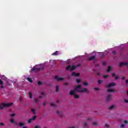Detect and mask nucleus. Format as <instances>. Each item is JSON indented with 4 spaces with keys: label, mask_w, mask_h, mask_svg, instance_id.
Listing matches in <instances>:
<instances>
[{
    "label": "nucleus",
    "mask_w": 128,
    "mask_h": 128,
    "mask_svg": "<svg viewBox=\"0 0 128 128\" xmlns=\"http://www.w3.org/2000/svg\"><path fill=\"white\" fill-rule=\"evenodd\" d=\"M96 66H98V65H96Z\"/></svg>",
    "instance_id": "bf43d9fd"
},
{
    "label": "nucleus",
    "mask_w": 128,
    "mask_h": 128,
    "mask_svg": "<svg viewBox=\"0 0 128 128\" xmlns=\"http://www.w3.org/2000/svg\"><path fill=\"white\" fill-rule=\"evenodd\" d=\"M28 80L30 82H33L32 80V78H28Z\"/></svg>",
    "instance_id": "6ab92c4d"
},
{
    "label": "nucleus",
    "mask_w": 128,
    "mask_h": 128,
    "mask_svg": "<svg viewBox=\"0 0 128 128\" xmlns=\"http://www.w3.org/2000/svg\"><path fill=\"white\" fill-rule=\"evenodd\" d=\"M59 90H60V88H58V86H56V92H58Z\"/></svg>",
    "instance_id": "f3484780"
},
{
    "label": "nucleus",
    "mask_w": 128,
    "mask_h": 128,
    "mask_svg": "<svg viewBox=\"0 0 128 128\" xmlns=\"http://www.w3.org/2000/svg\"><path fill=\"white\" fill-rule=\"evenodd\" d=\"M0 84H1V86H3L4 84V82H2V79H0Z\"/></svg>",
    "instance_id": "4be33fe9"
},
{
    "label": "nucleus",
    "mask_w": 128,
    "mask_h": 128,
    "mask_svg": "<svg viewBox=\"0 0 128 128\" xmlns=\"http://www.w3.org/2000/svg\"><path fill=\"white\" fill-rule=\"evenodd\" d=\"M112 54H114V56H116V51H114V52H112Z\"/></svg>",
    "instance_id": "f704fd0d"
},
{
    "label": "nucleus",
    "mask_w": 128,
    "mask_h": 128,
    "mask_svg": "<svg viewBox=\"0 0 128 128\" xmlns=\"http://www.w3.org/2000/svg\"><path fill=\"white\" fill-rule=\"evenodd\" d=\"M36 120V116H34L33 117V118H30V120H28V122L29 124H32V120H33V121H34V120Z\"/></svg>",
    "instance_id": "423d86ee"
},
{
    "label": "nucleus",
    "mask_w": 128,
    "mask_h": 128,
    "mask_svg": "<svg viewBox=\"0 0 128 128\" xmlns=\"http://www.w3.org/2000/svg\"><path fill=\"white\" fill-rule=\"evenodd\" d=\"M41 94H42V96H44V93H42Z\"/></svg>",
    "instance_id": "5fc2aeb1"
},
{
    "label": "nucleus",
    "mask_w": 128,
    "mask_h": 128,
    "mask_svg": "<svg viewBox=\"0 0 128 128\" xmlns=\"http://www.w3.org/2000/svg\"><path fill=\"white\" fill-rule=\"evenodd\" d=\"M72 76L78 77V76H80V74H76V72H73V73H72Z\"/></svg>",
    "instance_id": "1a4fd4ad"
},
{
    "label": "nucleus",
    "mask_w": 128,
    "mask_h": 128,
    "mask_svg": "<svg viewBox=\"0 0 128 128\" xmlns=\"http://www.w3.org/2000/svg\"><path fill=\"white\" fill-rule=\"evenodd\" d=\"M126 84H128V80H126Z\"/></svg>",
    "instance_id": "864d4df0"
},
{
    "label": "nucleus",
    "mask_w": 128,
    "mask_h": 128,
    "mask_svg": "<svg viewBox=\"0 0 128 128\" xmlns=\"http://www.w3.org/2000/svg\"><path fill=\"white\" fill-rule=\"evenodd\" d=\"M38 86H42V82H38Z\"/></svg>",
    "instance_id": "bb28decb"
},
{
    "label": "nucleus",
    "mask_w": 128,
    "mask_h": 128,
    "mask_svg": "<svg viewBox=\"0 0 128 128\" xmlns=\"http://www.w3.org/2000/svg\"><path fill=\"white\" fill-rule=\"evenodd\" d=\"M29 96L30 100L32 98V92H29Z\"/></svg>",
    "instance_id": "2eb2a0df"
},
{
    "label": "nucleus",
    "mask_w": 128,
    "mask_h": 128,
    "mask_svg": "<svg viewBox=\"0 0 128 128\" xmlns=\"http://www.w3.org/2000/svg\"><path fill=\"white\" fill-rule=\"evenodd\" d=\"M52 56H58V52L57 51V52H54V54H52Z\"/></svg>",
    "instance_id": "9b49d317"
},
{
    "label": "nucleus",
    "mask_w": 128,
    "mask_h": 128,
    "mask_svg": "<svg viewBox=\"0 0 128 128\" xmlns=\"http://www.w3.org/2000/svg\"><path fill=\"white\" fill-rule=\"evenodd\" d=\"M76 92H79L80 94H82V92H87V94H88L90 92L88 90V89L82 88V86L78 85L75 88L74 90H72L70 92V96H74Z\"/></svg>",
    "instance_id": "f257e3e1"
},
{
    "label": "nucleus",
    "mask_w": 128,
    "mask_h": 128,
    "mask_svg": "<svg viewBox=\"0 0 128 128\" xmlns=\"http://www.w3.org/2000/svg\"><path fill=\"white\" fill-rule=\"evenodd\" d=\"M126 80V77L122 78V80Z\"/></svg>",
    "instance_id": "a18cd8bd"
},
{
    "label": "nucleus",
    "mask_w": 128,
    "mask_h": 128,
    "mask_svg": "<svg viewBox=\"0 0 128 128\" xmlns=\"http://www.w3.org/2000/svg\"><path fill=\"white\" fill-rule=\"evenodd\" d=\"M57 104H60V101L59 100L57 101Z\"/></svg>",
    "instance_id": "4d7b16f0"
},
{
    "label": "nucleus",
    "mask_w": 128,
    "mask_h": 128,
    "mask_svg": "<svg viewBox=\"0 0 128 128\" xmlns=\"http://www.w3.org/2000/svg\"><path fill=\"white\" fill-rule=\"evenodd\" d=\"M19 126H24V124L20 122L19 124Z\"/></svg>",
    "instance_id": "5701e85b"
},
{
    "label": "nucleus",
    "mask_w": 128,
    "mask_h": 128,
    "mask_svg": "<svg viewBox=\"0 0 128 128\" xmlns=\"http://www.w3.org/2000/svg\"><path fill=\"white\" fill-rule=\"evenodd\" d=\"M84 126H85V128H88V123H85V124H84Z\"/></svg>",
    "instance_id": "393cba45"
},
{
    "label": "nucleus",
    "mask_w": 128,
    "mask_h": 128,
    "mask_svg": "<svg viewBox=\"0 0 128 128\" xmlns=\"http://www.w3.org/2000/svg\"><path fill=\"white\" fill-rule=\"evenodd\" d=\"M46 102H44V106H46Z\"/></svg>",
    "instance_id": "09e8293b"
},
{
    "label": "nucleus",
    "mask_w": 128,
    "mask_h": 128,
    "mask_svg": "<svg viewBox=\"0 0 128 128\" xmlns=\"http://www.w3.org/2000/svg\"><path fill=\"white\" fill-rule=\"evenodd\" d=\"M98 82L99 84H102V80H98Z\"/></svg>",
    "instance_id": "473e14b6"
},
{
    "label": "nucleus",
    "mask_w": 128,
    "mask_h": 128,
    "mask_svg": "<svg viewBox=\"0 0 128 128\" xmlns=\"http://www.w3.org/2000/svg\"><path fill=\"white\" fill-rule=\"evenodd\" d=\"M39 98H42V97L41 96H39Z\"/></svg>",
    "instance_id": "13d9d810"
},
{
    "label": "nucleus",
    "mask_w": 128,
    "mask_h": 128,
    "mask_svg": "<svg viewBox=\"0 0 128 128\" xmlns=\"http://www.w3.org/2000/svg\"><path fill=\"white\" fill-rule=\"evenodd\" d=\"M102 65L103 66H106V62H102Z\"/></svg>",
    "instance_id": "e433bc0d"
},
{
    "label": "nucleus",
    "mask_w": 128,
    "mask_h": 128,
    "mask_svg": "<svg viewBox=\"0 0 128 128\" xmlns=\"http://www.w3.org/2000/svg\"><path fill=\"white\" fill-rule=\"evenodd\" d=\"M64 84V86H68V83H65Z\"/></svg>",
    "instance_id": "de8ad7c7"
},
{
    "label": "nucleus",
    "mask_w": 128,
    "mask_h": 128,
    "mask_svg": "<svg viewBox=\"0 0 128 128\" xmlns=\"http://www.w3.org/2000/svg\"><path fill=\"white\" fill-rule=\"evenodd\" d=\"M35 128H40L38 126H36Z\"/></svg>",
    "instance_id": "6e6d98bb"
},
{
    "label": "nucleus",
    "mask_w": 128,
    "mask_h": 128,
    "mask_svg": "<svg viewBox=\"0 0 128 128\" xmlns=\"http://www.w3.org/2000/svg\"><path fill=\"white\" fill-rule=\"evenodd\" d=\"M2 106H0V110H4V108H10V106H14V103H10V104H4L2 103Z\"/></svg>",
    "instance_id": "f03ea898"
},
{
    "label": "nucleus",
    "mask_w": 128,
    "mask_h": 128,
    "mask_svg": "<svg viewBox=\"0 0 128 128\" xmlns=\"http://www.w3.org/2000/svg\"><path fill=\"white\" fill-rule=\"evenodd\" d=\"M57 114L58 116H62V115H60V112L59 111H58Z\"/></svg>",
    "instance_id": "c756f323"
},
{
    "label": "nucleus",
    "mask_w": 128,
    "mask_h": 128,
    "mask_svg": "<svg viewBox=\"0 0 128 128\" xmlns=\"http://www.w3.org/2000/svg\"><path fill=\"white\" fill-rule=\"evenodd\" d=\"M112 98V95L108 94L107 97L106 98V102H110Z\"/></svg>",
    "instance_id": "20e7f679"
},
{
    "label": "nucleus",
    "mask_w": 128,
    "mask_h": 128,
    "mask_svg": "<svg viewBox=\"0 0 128 128\" xmlns=\"http://www.w3.org/2000/svg\"><path fill=\"white\" fill-rule=\"evenodd\" d=\"M105 126H106V128H110V126H108V124H106Z\"/></svg>",
    "instance_id": "58836bf2"
},
{
    "label": "nucleus",
    "mask_w": 128,
    "mask_h": 128,
    "mask_svg": "<svg viewBox=\"0 0 128 128\" xmlns=\"http://www.w3.org/2000/svg\"><path fill=\"white\" fill-rule=\"evenodd\" d=\"M103 78H108V75L105 76Z\"/></svg>",
    "instance_id": "7c9ffc66"
},
{
    "label": "nucleus",
    "mask_w": 128,
    "mask_h": 128,
    "mask_svg": "<svg viewBox=\"0 0 128 128\" xmlns=\"http://www.w3.org/2000/svg\"><path fill=\"white\" fill-rule=\"evenodd\" d=\"M108 72H112V66H109L108 70Z\"/></svg>",
    "instance_id": "ddd939ff"
},
{
    "label": "nucleus",
    "mask_w": 128,
    "mask_h": 128,
    "mask_svg": "<svg viewBox=\"0 0 128 128\" xmlns=\"http://www.w3.org/2000/svg\"><path fill=\"white\" fill-rule=\"evenodd\" d=\"M119 78H118V76L115 78V80H118Z\"/></svg>",
    "instance_id": "c03bdc74"
},
{
    "label": "nucleus",
    "mask_w": 128,
    "mask_h": 128,
    "mask_svg": "<svg viewBox=\"0 0 128 128\" xmlns=\"http://www.w3.org/2000/svg\"><path fill=\"white\" fill-rule=\"evenodd\" d=\"M32 112L34 114H36V110L34 109H32Z\"/></svg>",
    "instance_id": "a878e982"
},
{
    "label": "nucleus",
    "mask_w": 128,
    "mask_h": 128,
    "mask_svg": "<svg viewBox=\"0 0 128 128\" xmlns=\"http://www.w3.org/2000/svg\"><path fill=\"white\" fill-rule=\"evenodd\" d=\"M32 72H38L40 71V69H39V68H34L32 69Z\"/></svg>",
    "instance_id": "0eeeda50"
},
{
    "label": "nucleus",
    "mask_w": 128,
    "mask_h": 128,
    "mask_svg": "<svg viewBox=\"0 0 128 128\" xmlns=\"http://www.w3.org/2000/svg\"><path fill=\"white\" fill-rule=\"evenodd\" d=\"M0 126H4V123H0Z\"/></svg>",
    "instance_id": "c9c22d12"
},
{
    "label": "nucleus",
    "mask_w": 128,
    "mask_h": 128,
    "mask_svg": "<svg viewBox=\"0 0 128 128\" xmlns=\"http://www.w3.org/2000/svg\"><path fill=\"white\" fill-rule=\"evenodd\" d=\"M80 66H81L80 64H78V65H77V67L80 68Z\"/></svg>",
    "instance_id": "8fccbe9b"
},
{
    "label": "nucleus",
    "mask_w": 128,
    "mask_h": 128,
    "mask_svg": "<svg viewBox=\"0 0 128 128\" xmlns=\"http://www.w3.org/2000/svg\"><path fill=\"white\" fill-rule=\"evenodd\" d=\"M121 128H124V124H122V125H121Z\"/></svg>",
    "instance_id": "79ce46f5"
},
{
    "label": "nucleus",
    "mask_w": 128,
    "mask_h": 128,
    "mask_svg": "<svg viewBox=\"0 0 128 128\" xmlns=\"http://www.w3.org/2000/svg\"><path fill=\"white\" fill-rule=\"evenodd\" d=\"M39 70H44V66H40Z\"/></svg>",
    "instance_id": "f8f14e48"
},
{
    "label": "nucleus",
    "mask_w": 128,
    "mask_h": 128,
    "mask_svg": "<svg viewBox=\"0 0 128 128\" xmlns=\"http://www.w3.org/2000/svg\"><path fill=\"white\" fill-rule=\"evenodd\" d=\"M94 90H96V92H98V91H100V88H95Z\"/></svg>",
    "instance_id": "cd10ccee"
},
{
    "label": "nucleus",
    "mask_w": 128,
    "mask_h": 128,
    "mask_svg": "<svg viewBox=\"0 0 128 128\" xmlns=\"http://www.w3.org/2000/svg\"><path fill=\"white\" fill-rule=\"evenodd\" d=\"M88 120L90 121V120H92V118H88Z\"/></svg>",
    "instance_id": "49530a36"
},
{
    "label": "nucleus",
    "mask_w": 128,
    "mask_h": 128,
    "mask_svg": "<svg viewBox=\"0 0 128 128\" xmlns=\"http://www.w3.org/2000/svg\"><path fill=\"white\" fill-rule=\"evenodd\" d=\"M112 76H113V78H114L116 76V74L114 73L112 74Z\"/></svg>",
    "instance_id": "4c0bfd02"
},
{
    "label": "nucleus",
    "mask_w": 128,
    "mask_h": 128,
    "mask_svg": "<svg viewBox=\"0 0 128 128\" xmlns=\"http://www.w3.org/2000/svg\"><path fill=\"white\" fill-rule=\"evenodd\" d=\"M108 92H114V90L112 89H109L108 90Z\"/></svg>",
    "instance_id": "4468645a"
},
{
    "label": "nucleus",
    "mask_w": 128,
    "mask_h": 128,
    "mask_svg": "<svg viewBox=\"0 0 128 128\" xmlns=\"http://www.w3.org/2000/svg\"><path fill=\"white\" fill-rule=\"evenodd\" d=\"M125 102L126 104H128V100H125Z\"/></svg>",
    "instance_id": "37998d69"
},
{
    "label": "nucleus",
    "mask_w": 128,
    "mask_h": 128,
    "mask_svg": "<svg viewBox=\"0 0 128 128\" xmlns=\"http://www.w3.org/2000/svg\"><path fill=\"white\" fill-rule=\"evenodd\" d=\"M4 88V86H0V88H2H2Z\"/></svg>",
    "instance_id": "3c124183"
},
{
    "label": "nucleus",
    "mask_w": 128,
    "mask_h": 128,
    "mask_svg": "<svg viewBox=\"0 0 128 128\" xmlns=\"http://www.w3.org/2000/svg\"><path fill=\"white\" fill-rule=\"evenodd\" d=\"M55 80L58 82H62L64 79V78H60L58 76H56L55 77Z\"/></svg>",
    "instance_id": "39448f33"
},
{
    "label": "nucleus",
    "mask_w": 128,
    "mask_h": 128,
    "mask_svg": "<svg viewBox=\"0 0 128 128\" xmlns=\"http://www.w3.org/2000/svg\"><path fill=\"white\" fill-rule=\"evenodd\" d=\"M97 74L98 76H100V73H98Z\"/></svg>",
    "instance_id": "603ef678"
},
{
    "label": "nucleus",
    "mask_w": 128,
    "mask_h": 128,
    "mask_svg": "<svg viewBox=\"0 0 128 128\" xmlns=\"http://www.w3.org/2000/svg\"><path fill=\"white\" fill-rule=\"evenodd\" d=\"M74 98H80V95H74Z\"/></svg>",
    "instance_id": "aec40b11"
},
{
    "label": "nucleus",
    "mask_w": 128,
    "mask_h": 128,
    "mask_svg": "<svg viewBox=\"0 0 128 128\" xmlns=\"http://www.w3.org/2000/svg\"><path fill=\"white\" fill-rule=\"evenodd\" d=\"M84 85L85 86H88V83L85 82L84 83Z\"/></svg>",
    "instance_id": "b1692460"
},
{
    "label": "nucleus",
    "mask_w": 128,
    "mask_h": 128,
    "mask_svg": "<svg viewBox=\"0 0 128 128\" xmlns=\"http://www.w3.org/2000/svg\"><path fill=\"white\" fill-rule=\"evenodd\" d=\"M14 116H16V114H13L11 115V118H14Z\"/></svg>",
    "instance_id": "72a5a7b5"
},
{
    "label": "nucleus",
    "mask_w": 128,
    "mask_h": 128,
    "mask_svg": "<svg viewBox=\"0 0 128 128\" xmlns=\"http://www.w3.org/2000/svg\"><path fill=\"white\" fill-rule=\"evenodd\" d=\"M124 124H128V120H125L124 121Z\"/></svg>",
    "instance_id": "a19ab883"
},
{
    "label": "nucleus",
    "mask_w": 128,
    "mask_h": 128,
    "mask_svg": "<svg viewBox=\"0 0 128 128\" xmlns=\"http://www.w3.org/2000/svg\"><path fill=\"white\" fill-rule=\"evenodd\" d=\"M34 102H38V100L36 98V99L34 100Z\"/></svg>",
    "instance_id": "ea45409f"
},
{
    "label": "nucleus",
    "mask_w": 128,
    "mask_h": 128,
    "mask_svg": "<svg viewBox=\"0 0 128 128\" xmlns=\"http://www.w3.org/2000/svg\"><path fill=\"white\" fill-rule=\"evenodd\" d=\"M76 69V66H68L66 68V70H70V72H72L73 70H74Z\"/></svg>",
    "instance_id": "7ed1b4c3"
},
{
    "label": "nucleus",
    "mask_w": 128,
    "mask_h": 128,
    "mask_svg": "<svg viewBox=\"0 0 128 128\" xmlns=\"http://www.w3.org/2000/svg\"><path fill=\"white\" fill-rule=\"evenodd\" d=\"M109 108L110 110H114L115 107L114 106H111Z\"/></svg>",
    "instance_id": "412c9836"
},
{
    "label": "nucleus",
    "mask_w": 128,
    "mask_h": 128,
    "mask_svg": "<svg viewBox=\"0 0 128 128\" xmlns=\"http://www.w3.org/2000/svg\"><path fill=\"white\" fill-rule=\"evenodd\" d=\"M50 105L52 106H53V108H57L56 105L52 103Z\"/></svg>",
    "instance_id": "a211bd4d"
},
{
    "label": "nucleus",
    "mask_w": 128,
    "mask_h": 128,
    "mask_svg": "<svg viewBox=\"0 0 128 128\" xmlns=\"http://www.w3.org/2000/svg\"><path fill=\"white\" fill-rule=\"evenodd\" d=\"M76 82H77L78 84H80V82H81L80 80H77Z\"/></svg>",
    "instance_id": "2f4dec72"
},
{
    "label": "nucleus",
    "mask_w": 128,
    "mask_h": 128,
    "mask_svg": "<svg viewBox=\"0 0 128 128\" xmlns=\"http://www.w3.org/2000/svg\"><path fill=\"white\" fill-rule=\"evenodd\" d=\"M98 124L96 122L93 123V126H98Z\"/></svg>",
    "instance_id": "c85d7f7f"
},
{
    "label": "nucleus",
    "mask_w": 128,
    "mask_h": 128,
    "mask_svg": "<svg viewBox=\"0 0 128 128\" xmlns=\"http://www.w3.org/2000/svg\"><path fill=\"white\" fill-rule=\"evenodd\" d=\"M116 83H111L106 86V88H112V86H116Z\"/></svg>",
    "instance_id": "6e6552de"
},
{
    "label": "nucleus",
    "mask_w": 128,
    "mask_h": 128,
    "mask_svg": "<svg viewBox=\"0 0 128 128\" xmlns=\"http://www.w3.org/2000/svg\"><path fill=\"white\" fill-rule=\"evenodd\" d=\"M10 122H11L12 124H14L16 126V124H18L14 122V119H11Z\"/></svg>",
    "instance_id": "dca6fc26"
},
{
    "label": "nucleus",
    "mask_w": 128,
    "mask_h": 128,
    "mask_svg": "<svg viewBox=\"0 0 128 128\" xmlns=\"http://www.w3.org/2000/svg\"><path fill=\"white\" fill-rule=\"evenodd\" d=\"M96 58V56H92V57H90L89 58V60L90 62H92V60H94V58Z\"/></svg>",
    "instance_id": "9d476101"
}]
</instances>
